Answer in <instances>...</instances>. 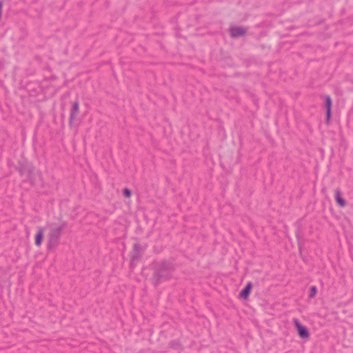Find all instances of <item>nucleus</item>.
<instances>
[{
    "mask_svg": "<svg viewBox=\"0 0 353 353\" xmlns=\"http://www.w3.org/2000/svg\"><path fill=\"white\" fill-rule=\"evenodd\" d=\"M334 197L337 204L341 207L345 205V201L343 199L342 195L339 191H336L334 193Z\"/></svg>",
    "mask_w": 353,
    "mask_h": 353,
    "instance_id": "7",
    "label": "nucleus"
},
{
    "mask_svg": "<svg viewBox=\"0 0 353 353\" xmlns=\"http://www.w3.org/2000/svg\"><path fill=\"white\" fill-rule=\"evenodd\" d=\"M316 294V287L313 286L311 288V294H310V296L312 297L314 296Z\"/></svg>",
    "mask_w": 353,
    "mask_h": 353,
    "instance_id": "10",
    "label": "nucleus"
},
{
    "mask_svg": "<svg viewBox=\"0 0 353 353\" xmlns=\"http://www.w3.org/2000/svg\"><path fill=\"white\" fill-rule=\"evenodd\" d=\"M64 227V222L61 220H57L48 224L46 228L50 231L51 237L54 238L60 235Z\"/></svg>",
    "mask_w": 353,
    "mask_h": 353,
    "instance_id": "1",
    "label": "nucleus"
},
{
    "mask_svg": "<svg viewBox=\"0 0 353 353\" xmlns=\"http://www.w3.org/2000/svg\"><path fill=\"white\" fill-rule=\"evenodd\" d=\"M252 288V285L251 283H247L246 286L240 292L239 295H240L241 298H242L244 300H247L250 296V292H251Z\"/></svg>",
    "mask_w": 353,
    "mask_h": 353,
    "instance_id": "5",
    "label": "nucleus"
},
{
    "mask_svg": "<svg viewBox=\"0 0 353 353\" xmlns=\"http://www.w3.org/2000/svg\"><path fill=\"white\" fill-rule=\"evenodd\" d=\"M326 119L329 122L331 119L332 99L330 97H325Z\"/></svg>",
    "mask_w": 353,
    "mask_h": 353,
    "instance_id": "6",
    "label": "nucleus"
},
{
    "mask_svg": "<svg viewBox=\"0 0 353 353\" xmlns=\"http://www.w3.org/2000/svg\"><path fill=\"white\" fill-rule=\"evenodd\" d=\"M46 231V228L43 227H39L37 229L34 234V243L37 247L41 245Z\"/></svg>",
    "mask_w": 353,
    "mask_h": 353,
    "instance_id": "4",
    "label": "nucleus"
},
{
    "mask_svg": "<svg viewBox=\"0 0 353 353\" xmlns=\"http://www.w3.org/2000/svg\"><path fill=\"white\" fill-rule=\"evenodd\" d=\"M248 28L245 26L234 25L229 29V33L232 38L243 37L247 34Z\"/></svg>",
    "mask_w": 353,
    "mask_h": 353,
    "instance_id": "3",
    "label": "nucleus"
},
{
    "mask_svg": "<svg viewBox=\"0 0 353 353\" xmlns=\"http://www.w3.org/2000/svg\"><path fill=\"white\" fill-rule=\"evenodd\" d=\"M79 110V105L78 103L75 102L72 105V110L70 112L71 118L74 119L77 117V115L78 114Z\"/></svg>",
    "mask_w": 353,
    "mask_h": 353,
    "instance_id": "8",
    "label": "nucleus"
},
{
    "mask_svg": "<svg viewBox=\"0 0 353 353\" xmlns=\"http://www.w3.org/2000/svg\"><path fill=\"white\" fill-rule=\"evenodd\" d=\"M294 326L299 338L303 340H308L310 339V333L306 326L301 324L298 320L294 321Z\"/></svg>",
    "mask_w": 353,
    "mask_h": 353,
    "instance_id": "2",
    "label": "nucleus"
},
{
    "mask_svg": "<svg viewBox=\"0 0 353 353\" xmlns=\"http://www.w3.org/2000/svg\"><path fill=\"white\" fill-rule=\"evenodd\" d=\"M21 172V174H22L23 175H26V176H27L28 178L31 179V176H30V174H29L28 173H27V172H26V170L25 169H24V170H22Z\"/></svg>",
    "mask_w": 353,
    "mask_h": 353,
    "instance_id": "11",
    "label": "nucleus"
},
{
    "mask_svg": "<svg viewBox=\"0 0 353 353\" xmlns=\"http://www.w3.org/2000/svg\"><path fill=\"white\" fill-rule=\"evenodd\" d=\"M123 195L125 196V197H130L131 196V192L129 189L128 188H125L123 190Z\"/></svg>",
    "mask_w": 353,
    "mask_h": 353,
    "instance_id": "9",
    "label": "nucleus"
}]
</instances>
